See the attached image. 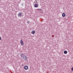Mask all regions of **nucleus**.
I'll use <instances>...</instances> for the list:
<instances>
[{
  "label": "nucleus",
  "instance_id": "obj_8",
  "mask_svg": "<svg viewBox=\"0 0 73 73\" xmlns=\"http://www.w3.org/2000/svg\"><path fill=\"white\" fill-rule=\"evenodd\" d=\"M35 31H32L31 33L32 34H35Z\"/></svg>",
  "mask_w": 73,
  "mask_h": 73
},
{
  "label": "nucleus",
  "instance_id": "obj_9",
  "mask_svg": "<svg viewBox=\"0 0 73 73\" xmlns=\"http://www.w3.org/2000/svg\"><path fill=\"white\" fill-rule=\"evenodd\" d=\"M68 53V52H67V51L65 50L64 51V54H67V53Z\"/></svg>",
  "mask_w": 73,
  "mask_h": 73
},
{
  "label": "nucleus",
  "instance_id": "obj_2",
  "mask_svg": "<svg viewBox=\"0 0 73 73\" xmlns=\"http://www.w3.org/2000/svg\"><path fill=\"white\" fill-rule=\"evenodd\" d=\"M21 45H24V42L23 41V40L21 39Z\"/></svg>",
  "mask_w": 73,
  "mask_h": 73
},
{
  "label": "nucleus",
  "instance_id": "obj_13",
  "mask_svg": "<svg viewBox=\"0 0 73 73\" xmlns=\"http://www.w3.org/2000/svg\"><path fill=\"white\" fill-rule=\"evenodd\" d=\"M1 40V38L0 36V40Z\"/></svg>",
  "mask_w": 73,
  "mask_h": 73
},
{
  "label": "nucleus",
  "instance_id": "obj_3",
  "mask_svg": "<svg viewBox=\"0 0 73 73\" xmlns=\"http://www.w3.org/2000/svg\"><path fill=\"white\" fill-rule=\"evenodd\" d=\"M23 58L24 60H27V57L25 56H24L23 57Z\"/></svg>",
  "mask_w": 73,
  "mask_h": 73
},
{
  "label": "nucleus",
  "instance_id": "obj_11",
  "mask_svg": "<svg viewBox=\"0 0 73 73\" xmlns=\"http://www.w3.org/2000/svg\"><path fill=\"white\" fill-rule=\"evenodd\" d=\"M37 10L38 11H41V9H38Z\"/></svg>",
  "mask_w": 73,
  "mask_h": 73
},
{
  "label": "nucleus",
  "instance_id": "obj_4",
  "mask_svg": "<svg viewBox=\"0 0 73 73\" xmlns=\"http://www.w3.org/2000/svg\"><path fill=\"white\" fill-rule=\"evenodd\" d=\"M18 15L19 17H21V16H22V13H19L18 14Z\"/></svg>",
  "mask_w": 73,
  "mask_h": 73
},
{
  "label": "nucleus",
  "instance_id": "obj_14",
  "mask_svg": "<svg viewBox=\"0 0 73 73\" xmlns=\"http://www.w3.org/2000/svg\"><path fill=\"white\" fill-rule=\"evenodd\" d=\"M54 35H52V37H54Z\"/></svg>",
  "mask_w": 73,
  "mask_h": 73
},
{
  "label": "nucleus",
  "instance_id": "obj_6",
  "mask_svg": "<svg viewBox=\"0 0 73 73\" xmlns=\"http://www.w3.org/2000/svg\"><path fill=\"white\" fill-rule=\"evenodd\" d=\"M34 7L36 8L38 7V4H37L36 3L34 5Z\"/></svg>",
  "mask_w": 73,
  "mask_h": 73
},
{
  "label": "nucleus",
  "instance_id": "obj_1",
  "mask_svg": "<svg viewBox=\"0 0 73 73\" xmlns=\"http://www.w3.org/2000/svg\"><path fill=\"white\" fill-rule=\"evenodd\" d=\"M24 69L25 70H27V69H28V66H25L24 67Z\"/></svg>",
  "mask_w": 73,
  "mask_h": 73
},
{
  "label": "nucleus",
  "instance_id": "obj_5",
  "mask_svg": "<svg viewBox=\"0 0 73 73\" xmlns=\"http://www.w3.org/2000/svg\"><path fill=\"white\" fill-rule=\"evenodd\" d=\"M66 15V14H65V13H63L62 14V17H65V16Z\"/></svg>",
  "mask_w": 73,
  "mask_h": 73
},
{
  "label": "nucleus",
  "instance_id": "obj_7",
  "mask_svg": "<svg viewBox=\"0 0 73 73\" xmlns=\"http://www.w3.org/2000/svg\"><path fill=\"white\" fill-rule=\"evenodd\" d=\"M20 56L21 57H23L25 55L23 54H20Z\"/></svg>",
  "mask_w": 73,
  "mask_h": 73
},
{
  "label": "nucleus",
  "instance_id": "obj_10",
  "mask_svg": "<svg viewBox=\"0 0 73 73\" xmlns=\"http://www.w3.org/2000/svg\"><path fill=\"white\" fill-rule=\"evenodd\" d=\"M27 23L28 24H29V23H30V21H28Z\"/></svg>",
  "mask_w": 73,
  "mask_h": 73
},
{
  "label": "nucleus",
  "instance_id": "obj_12",
  "mask_svg": "<svg viewBox=\"0 0 73 73\" xmlns=\"http://www.w3.org/2000/svg\"><path fill=\"white\" fill-rule=\"evenodd\" d=\"M71 70H72V71H73V67H72V68H71Z\"/></svg>",
  "mask_w": 73,
  "mask_h": 73
}]
</instances>
